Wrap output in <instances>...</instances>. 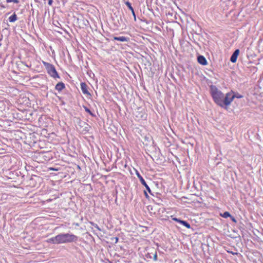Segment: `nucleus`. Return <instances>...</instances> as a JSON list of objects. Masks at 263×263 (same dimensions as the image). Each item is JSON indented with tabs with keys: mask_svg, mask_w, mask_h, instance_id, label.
<instances>
[{
	"mask_svg": "<svg viewBox=\"0 0 263 263\" xmlns=\"http://www.w3.org/2000/svg\"><path fill=\"white\" fill-rule=\"evenodd\" d=\"M210 93L214 102L218 106L224 107L229 106L227 102V93L224 95L221 90H219L216 86L211 85L210 87Z\"/></svg>",
	"mask_w": 263,
	"mask_h": 263,
	"instance_id": "nucleus-1",
	"label": "nucleus"
},
{
	"mask_svg": "<svg viewBox=\"0 0 263 263\" xmlns=\"http://www.w3.org/2000/svg\"><path fill=\"white\" fill-rule=\"evenodd\" d=\"M78 239V237L76 235L72 234L65 233L57 235L47 239L46 241L49 243L60 244L76 242Z\"/></svg>",
	"mask_w": 263,
	"mask_h": 263,
	"instance_id": "nucleus-2",
	"label": "nucleus"
},
{
	"mask_svg": "<svg viewBox=\"0 0 263 263\" xmlns=\"http://www.w3.org/2000/svg\"><path fill=\"white\" fill-rule=\"evenodd\" d=\"M42 63L45 67L47 73L51 77H52L54 79L60 78V76L53 65L45 61H42Z\"/></svg>",
	"mask_w": 263,
	"mask_h": 263,
	"instance_id": "nucleus-3",
	"label": "nucleus"
},
{
	"mask_svg": "<svg viewBox=\"0 0 263 263\" xmlns=\"http://www.w3.org/2000/svg\"><path fill=\"white\" fill-rule=\"evenodd\" d=\"M243 96L241 95L239 93L235 94L233 91H231L227 93V98L226 100L227 102L229 103V106L235 98L240 99Z\"/></svg>",
	"mask_w": 263,
	"mask_h": 263,
	"instance_id": "nucleus-4",
	"label": "nucleus"
},
{
	"mask_svg": "<svg viewBox=\"0 0 263 263\" xmlns=\"http://www.w3.org/2000/svg\"><path fill=\"white\" fill-rule=\"evenodd\" d=\"M80 85L83 93L87 96L90 97L91 94L88 90V87L87 85L85 82H82L81 83Z\"/></svg>",
	"mask_w": 263,
	"mask_h": 263,
	"instance_id": "nucleus-5",
	"label": "nucleus"
},
{
	"mask_svg": "<svg viewBox=\"0 0 263 263\" xmlns=\"http://www.w3.org/2000/svg\"><path fill=\"white\" fill-rule=\"evenodd\" d=\"M172 219L175 221H176L177 222H179L181 224H182V225H183L184 226H185L186 228L187 229H190L191 228V226L190 224L187 222L186 221H184V220H180V219H179L177 218H172Z\"/></svg>",
	"mask_w": 263,
	"mask_h": 263,
	"instance_id": "nucleus-6",
	"label": "nucleus"
},
{
	"mask_svg": "<svg viewBox=\"0 0 263 263\" xmlns=\"http://www.w3.org/2000/svg\"><path fill=\"white\" fill-rule=\"evenodd\" d=\"M239 54V49H236L234 52L233 54L232 55V56L231 57V59H230V61L232 63H235L236 62V61H237V58H238V56Z\"/></svg>",
	"mask_w": 263,
	"mask_h": 263,
	"instance_id": "nucleus-7",
	"label": "nucleus"
},
{
	"mask_svg": "<svg viewBox=\"0 0 263 263\" xmlns=\"http://www.w3.org/2000/svg\"><path fill=\"white\" fill-rule=\"evenodd\" d=\"M198 62L202 65H206L207 64V61L203 55H199L198 57Z\"/></svg>",
	"mask_w": 263,
	"mask_h": 263,
	"instance_id": "nucleus-8",
	"label": "nucleus"
},
{
	"mask_svg": "<svg viewBox=\"0 0 263 263\" xmlns=\"http://www.w3.org/2000/svg\"><path fill=\"white\" fill-rule=\"evenodd\" d=\"M65 84L63 82H59L55 85V88L59 92L61 91L63 89L65 88Z\"/></svg>",
	"mask_w": 263,
	"mask_h": 263,
	"instance_id": "nucleus-9",
	"label": "nucleus"
},
{
	"mask_svg": "<svg viewBox=\"0 0 263 263\" xmlns=\"http://www.w3.org/2000/svg\"><path fill=\"white\" fill-rule=\"evenodd\" d=\"M114 40L121 42H128L129 40V39L128 37L122 36L119 37L115 36L114 37Z\"/></svg>",
	"mask_w": 263,
	"mask_h": 263,
	"instance_id": "nucleus-10",
	"label": "nucleus"
},
{
	"mask_svg": "<svg viewBox=\"0 0 263 263\" xmlns=\"http://www.w3.org/2000/svg\"><path fill=\"white\" fill-rule=\"evenodd\" d=\"M17 20V15L14 13L11 16L9 17V21L10 22H14Z\"/></svg>",
	"mask_w": 263,
	"mask_h": 263,
	"instance_id": "nucleus-11",
	"label": "nucleus"
},
{
	"mask_svg": "<svg viewBox=\"0 0 263 263\" xmlns=\"http://www.w3.org/2000/svg\"><path fill=\"white\" fill-rule=\"evenodd\" d=\"M137 175L138 178L140 180L141 184H143L144 186L146 185L147 184V183H146V182L145 181V180L143 178V177L139 173H137Z\"/></svg>",
	"mask_w": 263,
	"mask_h": 263,
	"instance_id": "nucleus-12",
	"label": "nucleus"
},
{
	"mask_svg": "<svg viewBox=\"0 0 263 263\" xmlns=\"http://www.w3.org/2000/svg\"><path fill=\"white\" fill-rule=\"evenodd\" d=\"M220 215L224 218H227L228 217H232L229 212H225L223 214H220Z\"/></svg>",
	"mask_w": 263,
	"mask_h": 263,
	"instance_id": "nucleus-13",
	"label": "nucleus"
},
{
	"mask_svg": "<svg viewBox=\"0 0 263 263\" xmlns=\"http://www.w3.org/2000/svg\"><path fill=\"white\" fill-rule=\"evenodd\" d=\"M83 107H84L85 110L87 112H88L90 115H91L92 117L95 116L94 114H93L88 108H87L86 106H84Z\"/></svg>",
	"mask_w": 263,
	"mask_h": 263,
	"instance_id": "nucleus-14",
	"label": "nucleus"
},
{
	"mask_svg": "<svg viewBox=\"0 0 263 263\" xmlns=\"http://www.w3.org/2000/svg\"><path fill=\"white\" fill-rule=\"evenodd\" d=\"M125 5L131 11L132 10V9H134L133 7L132 6L131 4L128 1L125 2Z\"/></svg>",
	"mask_w": 263,
	"mask_h": 263,
	"instance_id": "nucleus-15",
	"label": "nucleus"
},
{
	"mask_svg": "<svg viewBox=\"0 0 263 263\" xmlns=\"http://www.w3.org/2000/svg\"><path fill=\"white\" fill-rule=\"evenodd\" d=\"M6 2L7 3H9L11 2H13L14 3L17 4L19 3V1L18 0H6Z\"/></svg>",
	"mask_w": 263,
	"mask_h": 263,
	"instance_id": "nucleus-16",
	"label": "nucleus"
},
{
	"mask_svg": "<svg viewBox=\"0 0 263 263\" xmlns=\"http://www.w3.org/2000/svg\"><path fill=\"white\" fill-rule=\"evenodd\" d=\"M146 190H147V191L149 193H151V190L149 188V187L148 186V185L147 184H146V185L144 186Z\"/></svg>",
	"mask_w": 263,
	"mask_h": 263,
	"instance_id": "nucleus-17",
	"label": "nucleus"
},
{
	"mask_svg": "<svg viewBox=\"0 0 263 263\" xmlns=\"http://www.w3.org/2000/svg\"><path fill=\"white\" fill-rule=\"evenodd\" d=\"M132 11V14L134 17V20L135 21H136V14H135V11L134 10V9H132V10L131 11Z\"/></svg>",
	"mask_w": 263,
	"mask_h": 263,
	"instance_id": "nucleus-18",
	"label": "nucleus"
},
{
	"mask_svg": "<svg viewBox=\"0 0 263 263\" xmlns=\"http://www.w3.org/2000/svg\"><path fill=\"white\" fill-rule=\"evenodd\" d=\"M49 170H51V171H58V168H53V167H49Z\"/></svg>",
	"mask_w": 263,
	"mask_h": 263,
	"instance_id": "nucleus-19",
	"label": "nucleus"
},
{
	"mask_svg": "<svg viewBox=\"0 0 263 263\" xmlns=\"http://www.w3.org/2000/svg\"><path fill=\"white\" fill-rule=\"evenodd\" d=\"M52 3H53V0H49L48 4L49 5L51 6V5H52Z\"/></svg>",
	"mask_w": 263,
	"mask_h": 263,
	"instance_id": "nucleus-20",
	"label": "nucleus"
},
{
	"mask_svg": "<svg viewBox=\"0 0 263 263\" xmlns=\"http://www.w3.org/2000/svg\"><path fill=\"white\" fill-rule=\"evenodd\" d=\"M144 195L146 198H148L149 196L146 191L144 192Z\"/></svg>",
	"mask_w": 263,
	"mask_h": 263,
	"instance_id": "nucleus-21",
	"label": "nucleus"
},
{
	"mask_svg": "<svg viewBox=\"0 0 263 263\" xmlns=\"http://www.w3.org/2000/svg\"><path fill=\"white\" fill-rule=\"evenodd\" d=\"M154 260H157V254L156 253L154 256Z\"/></svg>",
	"mask_w": 263,
	"mask_h": 263,
	"instance_id": "nucleus-22",
	"label": "nucleus"
},
{
	"mask_svg": "<svg viewBox=\"0 0 263 263\" xmlns=\"http://www.w3.org/2000/svg\"><path fill=\"white\" fill-rule=\"evenodd\" d=\"M232 220L233 221L235 222H236V219H235V218H234V217H232Z\"/></svg>",
	"mask_w": 263,
	"mask_h": 263,
	"instance_id": "nucleus-23",
	"label": "nucleus"
}]
</instances>
